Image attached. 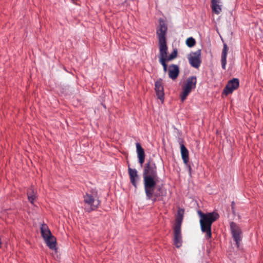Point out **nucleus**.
Masks as SVG:
<instances>
[{
    "label": "nucleus",
    "mask_w": 263,
    "mask_h": 263,
    "mask_svg": "<svg viewBox=\"0 0 263 263\" xmlns=\"http://www.w3.org/2000/svg\"><path fill=\"white\" fill-rule=\"evenodd\" d=\"M166 26L163 21H160L159 28L157 31L160 52L159 60L166 59L167 58L168 47L166 42Z\"/></svg>",
    "instance_id": "obj_3"
},
{
    "label": "nucleus",
    "mask_w": 263,
    "mask_h": 263,
    "mask_svg": "<svg viewBox=\"0 0 263 263\" xmlns=\"http://www.w3.org/2000/svg\"><path fill=\"white\" fill-rule=\"evenodd\" d=\"M1 239H0V248H1Z\"/></svg>",
    "instance_id": "obj_26"
},
{
    "label": "nucleus",
    "mask_w": 263,
    "mask_h": 263,
    "mask_svg": "<svg viewBox=\"0 0 263 263\" xmlns=\"http://www.w3.org/2000/svg\"><path fill=\"white\" fill-rule=\"evenodd\" d=\"M161 79L158 80L155 82V90L156 91L157 97L163 101L164 100V87L162 83Z\"/></svg>",
    "instance_id": "obj_9"
},
{
    "label": "nucleus",
    "mask_w": 263,
    "mask_h": 263,
    "mask_svg": "<svg viewBox=\"0 0 263 263\" xmlns=\"http://www.w3.org/2000/svg\"><path fill=\"white\" fill-rule=\"evenodd\" d=\"M189 62L191 66L198 68L202 62L201 59V50H196V52H192L188 56Z\"/></svg>",
    "instance_id": "obj_6"
},
{
    "label": "nucleus",
    "mask_w": 263,
    "mask_h": 263,
    "mask_svg": "<svg viewBox=\"0 0 263 263\" xmlns=\"http://www.w3.org/2000/svg\"><path fill=\"white\" fill-rule=\"evenodd\" d=\"M177 53H178L177 50L174 49L173 51L172 52V53H171L170 54V55H168V56L167 55L166 60H167L168 61L173 60L177 56Z\"/></svg>",
    "instance_id": "obj_22"
},
{
    "label": "nucleus",
    "mask_w": 263,
    "mask_h": 263,
    "mask_svg": "<svg viewBox=\"0 0 263 263\" xmlns=\"http://www.w3.org/2000/svg\"><path fill=\"white\" fill-rule=\"evenodd\" d=\"M128 174L129 175L130 182L135 188L137 187L136 178H138L137 171L135 168H132L128 167Z\"/></svg>",
    "instance_id": "obj_13"
},
{
    "label": "nucleus",
    "mask_w": 263,
    "mask_h": 263,
    "mask_svg": "<svg viewBox=\"0 0 263 263\" xmlns=\"http://www.w3.org/2000/svg\"><path fill=\"white\" fill-rule=\"evenodd\" d=\"M83 202L85 205V209L88 212L98 209L100 205V201L96 190L86 192L83 196Z\"/></svg>",
    "instance_id": "obj_4"
},
{
    "label": "nucleus",
    "mask_w": 263,
    "mask_h": 263,
    "mask_svg": "<svg viewBox=\"0 0 263 263\" xmlns=\"http://www.w3.org/2000/svg\"><path fill=\"white\" fill-rule=\"evenodd\" d=\"M200 217L199 223L201 230L205 233V237L210 239L212 237V224L218 219L219 214L217 212L203 213L201 210L197 211Z\"/></svg>",
    "instance_id": "obj_2"
},
{
    "label": "nucleus",
    "mask_w": 263,
    "mask_h": 263,
    "mask_svg": "<svg viewBox=\"0 0 263 263\" xmlns=\"http://www.w3.org/2000/svg\"><path fill=\"white\" fill-rule=\"evenodd\" d=\"M168 75L172 80H175L178 77L179 67L176 64H171L168 68Z\"/></svg>",
    "instance_id": "obj_11"
},
{
    "label": "nucleus",
    "mask_w": 263,
    "mask_h": 263,
    "mask_svg": "<svg viewBox=\"0 0 263 263\" xmlns=\"http://www.w3.org/2000/svg\"><path fill=\"white\" fill-rule=\"evenodd\" d=\"M212 11L216 14H219L221 11V8L219 4H215L211 5Z\"/></svg>",
    "instance_id": "obj_20"
},
{
    "label": "nucleus",
    "mask_w": 263,
    "mask_h": 263,
    "mask_svg": "<svg viewBox=\"0 0 263 263\" xmlns=\"http://www.w3.org/2000/svg\"><path fill=\"white\" fill-rule=\"evenodd\" d=\"M47 246L51 249H55L57 241L56 238L51 235L48 239L45 240Z\"/></svg>",
    "instance_id": "obj_19"
},
{
    "label": "nucleus",
    "mask_w": 263,
    "mask_h": 263,
    "mask_svg": "<svg viewBox=\"0 0 263 263\" xmlns=\"http://www.w3.org/2000/svg\"><path fill=\"white\" fill-rule=\"evenodd\" d=\"M174 243L176 248L180 247L182 245L181 231L180 228L174 227Z\"/></svg>",
    "instance_id": "obj_10"
},
{
    "label": "nucleus",
    "mask_w": 263,
    "mask_h": 263,
    "mask_svg": "<svg viewBox=\"0 0 263 263\" xmlns=\"http://www.w3.org/2000/svg\"><path fill=\"white\" fill-rule=\"evenodd\" d=\"M137 153L139 158V162L142 165L144 163L145 158V154L144 149L141 147L140 143H136Z\"/></svg>",
    "instance_id": "obj_12"
},
{
    "label": "nucleus",
    "mask_w": 263,
    "mask_h": 263,
    "mask_svg": "<svg viewBox=\"0 0 263 263\" xmlns=\"http://www.w3.org/2000/svg\"><path fill=\"white\" fill-rule=\"evenodd\" d=\"M181 156L185 164H187L189 161V151L184 144L181 143Z\"/></svg>",
    "instance_id": "obj_14"
},
{
    "label": "nucleus",
    "mask_w": 263,
    "mask_h": 263,
    "mask_svg": "<svg viewBox=\"0 0 263 263\" xmlns=\"http://www.w3.org/2000/svg\"><path fill=\"white\" fill-rule=\"evenodd\" d=\"M220 0H212L211 1V5L215 4H220Z\"/></svg>",
    "instance_id": "obj_24"
},
{
    "label": "nucleus",
    "mask_w": 263,
    "mask_h": 263,
    "mask_svg": "<svg viewBox=\"0 0 263 263\" xmlns=\"http://www.w3.org/2000/svg\"><path fill=\"white\" fill-rule=\"evenodd\" d=\"M228 47L227 46V44L223 45V50L221 53V64H222V67L223 70H225L226 68V65H227V53L228 51Z\"/></svg>",
    "instance_id": "obj_15"
},
{
    "label": "nucleus",
    "mask_w": 263,
    "mask_h": 263,
    "mask_svg": "<svg viewBox=\"0 0 263 263\" xmlns=\"http://www.w3.org/2000/svg\"><path fill=\"white\" fill-rule=\"evenodd\" d=\"M196 40L191 36L186 40V44L188 47H192L196 45Z\"/></svg>",
    "instance_id": "obj_21"
},
{
    "label": "nucleus",
    "mask_w": 263,
    "mask_h": 263,
    "mask_svg": "<svg viewBox=\"0 0 263 263\" xmlns=\"http://www.w3.org/2000/svg\"><path fill=\"white\" fill-rule=\"evenodd\" d=\"M189 170L191 171V165H189Z\"/></svg>",
    "instance_id": "obj_25"
},
{
    "label": "nucleus",
    "mask_w": 263,
    "mask_h": 263,
    "mask_svg": "<svg viewBox=\"0 0 263 263\" xmlns=\"http://www.w3.org/2000/svg\"><path fill=\"white\" fill-rule=\"evenodd\" d=\"M158 178L157 165L154 160H149L143 168V181L146 198L154 202L158 198L163 199L167 195L166 189L157 185Z\"/></svg>",
    "instance_id": "obj_1"
},
{
    "label": "nucleus",
    "mask_w": 263,
    "mask_h": 263,
    "mask_svg": "<svg viewBox=\"0 0 263 263\" xmlns=\"http://www.w3.org/2000/svg\"><path fill=\"white\" fill-rule=\"evenodd\" d=\"M239 85V81L238 78H233L229 81L226 87L223 90V94L226 96L232 94L233 91L236 90Z\"/></svg>",
    "instance_id": "obj_8"
},
{
    "label": "nucleus",
    "mask_w": 263,
    "mask_h": 263,
    "mask_svg": "<svg viewBox=\"0 0 263 263\" xmlns=\"http://www.w3.org/2000/svg\"><path fill=\"white\" fill-rule=\"evenodd\" d=\"M230 228L231 230V234L234 240L236 242L237 248L239 247V243L241 240V231L240 228L237 223L231 222L230 223Z\"/></svg>",
    "instance_id": "obj_7"
},
{
    "label": "nucleus",
    "mask_w": 263,
    "mask_h": 263,
    "mask_svg": "<svg viewBox=\"0 0 263 263\" xmlns=\"http://www.w3.org/2000/svg\"><path fill=\"white\" fill-rule=\"evenodd\" d=\"M27 194L29 201L31 203H33L36 198V192L33 187H31L28 190Z\"/></svg>",
    "instance_id": "obj_18"
},
{
    "label": "nucleus",
    "mask_w": 263,
    "mask_h": 263,
    "mask_svg": "<svg viewBox=\"0 0 263 263\" xmlns=\"http://www.w3.org/2000/svg\"><path fill=\"white\" fill-rule=\"evenodd\" d=\"M160 63L162 65L163 67V70L164 72H166L167 70V62H168V61L166 60V59H162L159 60Z\"/></svg>",
    "instance_id": "obj_23"
},
{
    "label": "nucleus",
    "mask_w": 263,
    "mask_h": 263,
    "mask_svg": "<svg viewBox=\"0 0 263 263\" xmlns=\"http://www.w3.org/2000/svg\"><path fill=\"white\" fill-rule=\"evenodd\" d=\"M41 231L42 233V236L44 238V240L45 241L47 239H49V237L52 235L50 231L49 230V228L47 224H42L41 228Z\"/></svg>",
    "instance_id": "obj_16"
},
{
    "label": "nucleus",
    "mask_w": 263,
    "mask_h": 263,
    "mask_svg": "<svg viewBox=\"0 0 263 263\" xmlns=\"http://www.w3.org/2000/svg\"><path fill=\"white\" fill-rule=\"evenodd\" d=\"M197 84V78L195 76L190 77L187 78L185 84L182 85L180 93L181 101L184 102L187 97L190 94L191 91L195 88Z\"/></svg>",
    "instance_id": "obj_5"
},
{
    "label": "nucleus",
    "mask_w": 263,
    "mask_h": 263,
    "mask_svg": "<svg viewBox=\"0 0 263 263\" xmlns=\"http://www.w3.org/2000/svg\"><path fill=\"white\" fill-rule=\"evenodd\" d=\"M184 214V210L179 209L178 211L177 216L175 220V228H181L182 221L183 220Z\"/></svg>",
    "instance_id": "obj_17"
}]
</instances>
